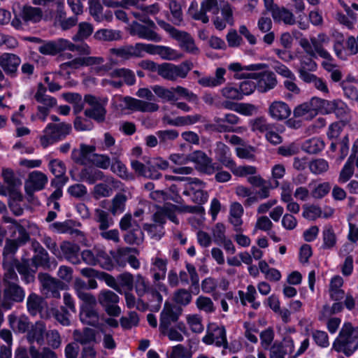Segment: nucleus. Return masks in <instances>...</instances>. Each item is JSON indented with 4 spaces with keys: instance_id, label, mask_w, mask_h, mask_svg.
Returning a JSON list of instances; mask_svg holds the SVG:
<instances>
[{
    "instance_id": "1",
    "label": "nucleus",
    "mask_w": 358,
    "mask_h": 358,
    "mask_svg": "<svg viewBox=\"0 0 358 358\" xmlns=\"http://www.w3.org/2000/svg\"><path fill=\"white\" fill-rule=\"evenodd\" d=\"M358 349V327L345 322L332 343L331 350L351 356Z\"/></svg>"
},
{
    "instance_id": "2",
    "label": "nucleus",
    "mask_w": 358,
    "mask_h": 358,
    "mask_svg": "<svg viewBox=\"0 0 358 358\" xmlns=\"http://www.w3.org/2000/svg\"><path fill=\"white\" fill-rule=\"evenodd\" d=\"M330 38L325 33H319L316 37L311 36L308 40L303 37L299 40V45L308 56L317 58L320 57L322 59H331V54L324 48V45L329 43Z\"/></svg>"
},
{
    "instance_id": "3",
    "label": "nucleus",
    "mask_w": 358,
    "mask_h": 358,
    "mask_svg": "<svg viewBox=\"0 0 358 358\" xmlns=\"http://www.w3.org/2000/svg\"><path fill=\"white\" fill-rule=\"evenodd\" d=\"M199 210L198 206H179L170 203H165L163 206L158 207L156 212L152 216V220L155 224H162L164 227L168 218L173 223L178 224L179 220L176 212L196 213Z\"/></svg>"
},
{
    "instance_id": "4",
    "label": "nucleus",
    "mask_w": 358,
    "mask_h": 358,
    "mask_svg": "<svg viewBox=\"0 0 358 358\" xmlns=\"http://www.w3.org/2000/svg\"><path fill=\"white\" fill-rule=\"evenodd\" d=\"M157 23L172 38L178 41L179 47L182 50L193 55L199 54V49L195 45L194 38L189 33L176 29L163 20L157 19Z\"/></svg>"
},
{
    "instance_id": "5",
    "label": "nucleus",
    "mask_w": 358,
    "mask_h": 358,
    "mask_svg": "<svg viewBox=\"0 0 358 358\" xmlns=\"http://www.w3.org/2000/svg\"><path fill=\"white\" fill-rule=\"evenodd\" d=\"M112 104L120 110L129 109L142 113H152L159 110V105L153 102H146L130 96L115 95L112 99Z\"/></svg>"
},
{
    "instance_id": "6",
    "label": "nucleus",
    "mask_w": 358,
    "mask_h": 358,
    "mask_svg": "<svg viewBox=\"0 0 358 358\" xmlns=\"http://www.w3.org/2000/svg\"><path fill=\"white\" fill-rule=\"evenodd\" d=\"M71 131V125L65 122L49 123L43 130V135L40 137V143L45 148L57 141H62Z\"/></svg>"
},
{
    "instance_id": "7",
    "label": "nucleus",
    "mask_w": 358,
    "mask_h": 358,
    "mask_svg": "<svg viewBox=\"0 0 358 358\" xmlns=\"http://www.w3.org/2000/svg\"><path fill=\"white\" fill-rule=\"evenodd\" d=\"M202 342L206 345H215L216 347H222L224 350L228 349L232 353L237 351L232 350V348H229L224 327L216 323L208 324L206 328V334L202 338Z\"/></svg>"
},
{
    "instance_id": "8",
    "label": "nucleus",
    "mask_w": 358,
    "mask_h": 358,
    "mask_svg": "<svg viewBox=\"0 0 358 358\" xmlns=\"http://www.w3.org/2000/svg\"><path fill=\"white\" fill-rule=\"evenodd\" d=\"M84 101L91 106L85 110V116L99 123L103 122L106 120L107 112L106 106L108 102V98L87 94L84 97Z\"/></svg>"
},
{
    "instance_id": "9",
    "label": "nucleus",
    "mask_w": 358,
    "mask_h": 358,
    "mask_svg": "<svg viewBox=\"0 0 358 358\" xmlns=\"http://www.w3.org/2000/svg\"><path fill=\"white\" fill-rule=\"evenodd\" d=\"M192 69V64L188 62H184L179 65L171 63H163L159 64L158 75L162 78L176 81L178 78H185Z\"/></svg>"
},
{
    "instance_id": "10",
    "label": "nucleus",
    "mask_w": 358,
    "mask_h": 358,
    "mask_svg": "<svg viewBox=\"0 0 358 358\" xmlns=\"http://www.w3.org/2000/svg\"><path fill=\"white\" fill-rule=\"evenodd\" d=\"M188 180L182 194L190 197L191 200L197 204L206 203L208 194L205 191L206 184L198 178H186Z\"/></svg>"
},
{
    "instance_id": "11",
    "label": "nucleus",
    "mask_w": 358,
    "mask_h": 358,
    "mask_svg": "<svg viewBox=\"0 0 358 358\" xmlns=\"http://www.w3.org/2000/svg\"><path fill=\"white\" fill-rule=\"evenodd\" d=\"M180 307L173 305L169 302L164 303V308L160 313L159 330L162 334H165L172 323L176 322L182 314Z\"/></svg>"
},
{
    "instance_id": "12",
    "label": "nucleus",
    "mask_w": 358,
    "mask_h": 358,
    "mask_svg": "<svg viewBox=\"0 0 358 358\" xmlns=\"http://www.w3.org/2000/svg\"><path fill=\"white\" fill-rule=\"evenodd\" d=\"M248 77L257 80V89L260 93H266L273 90L278 84L275 73L271 71L250 73Z\"/></svg>"
},
{
    "instance_id": "13",
    "label": "nucleus",
    "mask_w": 358,
    "mask_h": 358,
    "mask_svg": "<svg viewBox=\"0 0 358 358\" xmlns=\"http://www.w3.org/2000/svg\"><path fill=\"white\" fill-rule=\"evenodd\" d=\"M156 28L134 21L130 25V34L140 38L158 43L162 41V36L155 31Z\"/></svg>"
},
{
    "instance_id": "14",
    "label": "nucleus",
    "mask_w": 358,
    "mask_h": 358,
    "mask_svg": "<svg viewBox=\"0 0 358 358\" xmlns=\"http://www.w3.org/2000/svg\"><path fill=\"white\" fill-rule=\"evenodd\" d=\"M38 279L43 289L47 291L48 296L60 298L59 290L63 289L64 284L60 280L51 277L48 273H39Z\"/></svg>"
},
{
    "instance_id": "15",
    "label": "nucleus",
    "mask_w": 358,
    "mask_h": 358,
    "mask_svg": "<svg viewBox=\"0 0 358 358\" xmlns=\"http://www.w3.org/2000/svg\"><path fill=\"white\" fill-rule=\"evenodd\" d=\"M225 0H203L201 3V8L196 10L192 17L196 20H200L203 23L206 24L209 22V17L207 13H211L213 15H217L220 11V5L224 3Z\"/></svg>"
},
{
    "instance_id": "16",
    "label": "nucleus",
    "mask_w": 358,
    "mask_h": 358,
    "mask_svg": "<svg viewBox=\"0 0 358 358\" xmlns=\"http://www.w3.org/2000/svg\"><path fill=\"white\" fill-rule=\"evenodd\" d=\"M48 182V177L38 171L31 172L24 182V189L27 195L32 196L36 191L43 189Z\"/></svg>"
},
{
    "instance_id": "17",
    "label": "nucleus",
    "mask_w": 358,
    "mask_h": 358,
    "mask_svg": "<svg viewBox=\"0 0 358 358\" xmlns=\"http://www.w3.org/2000/svg\"><path fill=\"white\" fill-rule=\"evenodd\" d=\"M220 10L222 17L214 15L215 16L212 20L216 29L222 31L226 28L227 24L234 25V7L228 1H226L220 8Z\"/></svg>"
},
{
    "instance_id": "18",
    "label": "nucleus",
    "mask_w": 358,
    "mask_h": 358,
    "mask_svg": "<svg viewBox=\"0 0 358 358\" xmlns=\"http://www.w3.org/2000/svg\"><path fill=\"white\" fill-rule=\"evenodd\" d=\"M323 100L313 97L308 102L303 103L294 109L295 117H313L316 115L318 108L322 105Z\"/></svg>"
},
{
    "instance_id": "19",
    "label": "nucleus",
    "mask_w": 358,
    "mask_h": 358,
    "mask_svg": "<svg viewBox=\"0 0 358 358\" xmlns=\"http://www.w3.org/2000/svg\"><path fill=\"white\" fill-rule=\"evenodd\" d=\"M103 182L94 185L92 192L93 197L98 200L103 197H109L113 193V189L117 187L118 181L112 176H105Z\"/></svg>"
},
{
    "instance_id": "20",
    "label": "nucleus",
    "mask_w": 358,
    "mask_h": 358,
    "mask_svg": "<svg viewBox=\"0 0 358 358\" xmlns=\"http://www.w3.org/2000/svg\"><path fill=\"white\" fill-rule=\"evenodd\" d=\"M2 178L4 182L7 185V189L11 195H13L19 200L23 199L22 194L18 191V188L21 186L22 182L20 179L17 178L14 171L11 169H2Z\"/></svg>"
},
{
    "instance_id": "21",
    "label": "nucleus",
    "mask_w": 358,
    "mask_h": 358,
    "mask_svg": "<svg viewBox=\"0 0 358 358\" xmlns=\"http://www.w3.org/2000/svg\"><path fill=\"white\" fill-rule=\"evenodd\" d=\"M14 266L24 284L28 285L34 282L37 269L30 267L29 259L22 258L20 261L17 260L15 262Z\"/></svg>"
},
{
    "instance_id": "22",
    "label": "nucleus",
    "mask_w": 358,
    "mask_h": 358,
    "mask_svg": "<svg viewBox=\"0 0 358 358\" xmlns=\"http://www.w3.org/2000/svg\"><path fill=\"white\" fill-rule=\"evenodd\" d=\"M268 113L273 120L282 121L289 117L291 108L288 104L284 101H274L269 105Z\"/></svg>"
},
{
    "instance_id": "23",
    "label": "nucleus",
    "mask_w": 358,
    "mask_h": 358,
    "mask_svg": "<svg viewBox=\"0 0 358 358\" xmlns=\"http://www.w3.org/2000/svg\"><path fill=\"white\" fill-rule=\"evenodd\" d=\"M96 147L94 145H86L82 143L79 149H73L71 152L72 160L78 164L86 165L89 163L92 154L95 153Z\"/></svg>"
},
{
    "instance_id": "24",
    "label": "nucleus",
    "mask_w": 358,
    "mask_h": 358,
    "mask_svg": "<svg viewBox=\"0 0 358 358\" xmlns=\"http://www.w3.org/2000/svg\"><path fill=\"white\" fill-rule=\"evenodd\" d=\"M21 60L12 53H3L0 56V66L7 75L14 76Z\"/></svg>"
},
{
    "instance_id": "25",
    "label": "nucleus",
    "mask_w": 358,
    "mask_h": 358,
    "mask_svg": "<svg viewBox=\"0 0 358 358\" xmlns=\"http://www.w3.org/2000/svg\"><path fill=\"white\" fill-rule=\"evenodd\" d=\"M31 265L36 269L41 267L44 269L52 270L57 267V263L55 259L51 261L48 252L45 250L35 253L31 258Z\"/></svg>"
},
{
    "instance_id": "26",
    "label": "nucleus",
    "mask_w": 358,
    "mask_h": 358,
    "mask_svg": "<svg viewBox=\"0 0 358 358\" xmlns=\"http://www.w3.org/2000/svg\"><path fill=\"white\" fill-rule=\"evenodd\" d=\"M226 69L222 67L216 69L215 76H203L198 80V83L204 87H216L223 85L226 82L224 76Z\"/></svg>"
},
{
    "instance_id": "27",
    "label": "nucleus",
    "mask_w": 358,
    "mask_h": 358,
    "mask_svg": "<svg viewBox=\"0 0 358 358\" xmlns=\"http://www.w3.org/2000/svg\"><path fill=\"white\" fill-rule=\"evenodd\" d=\"M66 39L59 38L55 41H44L38 47V51L43 55H56L60 52L66 50Z\"/></svg>"
},
{
    "instance_id": "28",
    "label": "nucleus",
    "mask_w": 358,
    "mask_h": 358,
    "mask_svg": "<svg viewBox=\"0 0 358 358\" xmlns=\"http://www.w3.org/2000/svg\"><path fill=\"white\" fill-rule=\"evenodd\" d=\"M215 158L222 166L230 169L234 164L229 148L222 142H217L215 149Z\"/></svg>"
},
{
    "instance_id": "29",
    "label": "nucleus",
    "mask_w": 358,
    "mask_h": 358,
    "mask_svg": "<svg viewBox=\"0 0 358 358\" xmlns=\"http://www.w3.org/2000/svg\"><path fill=\"white\" fill-rule=\"evenodd\" d=\"M271 14L277 23L282 22L286 25H294L296 23L294 13L284 6L275 7Z\"/></svg>"
},
{
    "instance_id": "30",
    "label": "nucleus",
    "mask_w": 358,
    "mask_h": 358,
    "mask_svg": "<svg viewBox=\"0 0 358 358\" xmlns=\"http://www.w3.org/2000/svg\"><path fill=\"white\" fill-rule=\"evenodd\" d=\"M81 257L83 262L90 266H96L100 264L102 259H109L107 253L104 250L95 248L83 250L81 252Z\"/></svg>"
},
{
    "instance_id": "31",
    "label": "nucleus",
    "mask_w": 358,
    "mask_h": 358,
    "mask_svg": "<svg viewBox=\"0 0 358 358\" xmlns=\"http://www.w3.org/2000/svg\"><path fill=\"white\" fill-rule=\"evenodd\" d=\"M61 250L64 257L73 264H78L80 262L79 258L80 247L75 243L64 241L60 245Z\"/></svg>"
},
{
    "instance_id": "32",
    "label": "nucleus",
    "mask_w": 358,
    "mask_h": 358,
    "mask_svg": "<svg viewBox=\"0 0 358 358\" xmlns=\"http://www.w3.org/2000/svg\"><path fill=\"white\" fill-rule=\"evenodd\" d=\"M46 87L42 83H38L34 98L37 102L43 104L42 106L50 110L57 105V101L54 97L46 94Z\"/></svg>"
},
{
    "instance_id": "33",
    "label": "nucleus",
    "mask_w": 358,
    "mask_h": 358,
    "mask_svg": "<svg viewBox=\"0 0 358 358\" xmlns=\"http://www.w3.org/2000/svg\"><path fill=\"white\" fill-rule=\"evenodd\" d=\"M105 176L103 171L93 167H85L79 173L80 180L90 185H93L98 180H103Z\"/></svg>"
},
{
    "instance_id": "34",
    "label": "nucleus",
    "mask_w": 358,
    "mask_h": 358,
    "mask_svg": "<svg viewBox=\"0 0 358 358\" xmlns=\"http://www.w3.org/2000/svg\"><path fill=\"white\" fill-rule=\"evenodd\" d=\"M20 17L25 22L36 23L42 19L43 11L39 8L25 6L20 10Z\"/></svg>"
},
{
    "instance_id": "35",
    "label": "nucleus",
    "mask_w": 358,
    "mask_h": 358,
    "mask_svg": "<svg viewBox=\"0 0 358 358\" xmlns=\"http://www.w3.org/2000/svg\"><path fill=\"white\" fill-rule=\"evenodd\" d=\"M46 332V327L43 322H38L29 331L27 338L30 343L36 342L41 345L44 344V336Z\"/></svg>"
},
{
    "instance_id": "36",
    "label": "nucleus",
    "mask_w": 358,
    "mask_h": 358,
    "mask_svg": "<svg viewBox=\"0 0 358 358\" xmlns=\"http://www.w3.org/2000/svg\"><path fill=\"white\" fill-rule=\"evenodd\" d=\"M343 285V279L339 275L333 277L329 284V295L332 300L340 301L345 296V292L341 288Z\"/></svg>"
},
{
    "instance_id": "37",
    "label": "nucleus",
    "mask_w": 358,
    "mask_h": 358,
    "mask_svg": "<svg viewBox=\"0 0 358 358\" xmlns=\"http://www.w3.org/2000/svg\"><path fill=\"white\" fill-rule=\"evenodd\" d=\"M48 167L52 173L59 179L61 185H65L68 181V178L66 176V169L64 163L57 159H51L49 162Z\"/></svg>"
},
{
    "instance_id": "38",
    "label": "nucleus",
    "mask_w": 358,
    "mask_h": 358,
    "mask_svg": "<svg viewBox=\"0 0 358 358\" xmlns=\"http://www.w3.org/2000/svg\"><path fill=\"white\" fill-rule=\"evenodd\" d=\"M152 268L153 278L159 281L165 278L166 273L167 260L156 257L152 259Z\"/></svg>"
},
{
    "instance_id": "39",
    "label": "nucleus",
    "mask_w": 358,
    "mask_h": 358,
    "mask_svg": "<svg viewBox=\"0 0 358 358\" xmlns=\"http://www.w3.org/2000/svg\"><path fill=\"white\" fill-rule=\"evenodd\" d=\"M238 294L242 305L245 306L246 303L248 302L251 303L252 308L255 310L259 308L260 306V303L255 301L257 292L255 287L253 285H248L247 287L246 292H244L242 290H239Z\"/></svg>"
},
{
    "instance_id": "40",
    "label": "nucleus",
    "mask_w": 358,
    "mask_h": 358,
    "mask_svg": "<svg viewBox=\"0 0 358 358\" xmlns=\"http://www.w3.org/2000/svg\"><path fill=\"white\" fill-rule=\"evenodd\" d=\"M110 166L109 167L112 172L117 174L122 179L132 180L134 176L132 173H129L126 166L117 157H113Z\"/></svg>"
},
{
    "instance_id": "41",
    "label": "nucleus",
    "mask_w": 358,
    "mask_h": 358,
    "mask_svg": "<svg viewBox=\"0 0 358 358\" xmlns=\"http://www.w3.org/2000/svg\"><path fill=\"white\" fill-rule=\"evenodd\" d=\"M131 166L133 170L141 176L152 179H159L162 176V174L157 171H152L150 166L147 169L143 163L137 160L131 161Z\"/></svg>"
},
{
    "instance_id": "42",
    "label": "nucleus",
    "mask_w": 358,
    "mask_h": 358,
    "mask_svg": "<svg viewBox=\"0 0 358 358\" xmlns=\"http://www.w3.org/2000/svg\"><path fill=\"white\" fill-rule=\"evenodd\" d=\"M82 59L83 66H94V71L100 75L108 71V67L103 64L104 59L102 57H83Z\"/></svg>"
},
{
    "instance_id": "43",
    "label": "nucleus",
    "mask_w": 358,
    "mask_h": 358,
    "mask_svg": "<svg viewBox=\"0 0 358 358\" xmlns=\"http://www.w3.org/2000/svg\"><path fill=\"white\" fill-rule=\"evenodd\" d=\"M43 299L36 293H31L27 299L28 312L36 315L43 310Z\"/></svg>"
},
{
    "instance_id": "44",
    "label": "nucleus",
    "mask_w": 358,
    "mask_h": 358,
    "mask_svg": "<svg viewBox=\"0 0 358 358\" xmlns=\"http://www.w3.org/2000/svg\"><path fill=\"white\" fill-rule=\"evenodd\" d=\"M150 55H158L163 59L173 60L177 57V52L168 46L151 44Z\"/></svg>"
},
{
    "instance_id": "45",
    "label": "nucleus",
    "mask_w": 358,
    "mask_h": 358,
    "mask_svg": "<svg viewBox=\"0 0 358 358\" xmlns=\"http://www.w3.org/2000/svg\"><path fill=\"white\" fill-rule=\"evenodd\" d=\"M248 124L251 131L261 134L266 133L268 130L273 127V125L269 124L267 120L263 116L250 120Z\"/></svg>"
},
{
    "instance_id": "46",
    "label": "nucleus",
    "mask_w": 358,
    "mask_h": 358,
    "mask_svg": "<svg viewBox=\"0 0 358 358\" xmlns=\"http://www.w3.org/2000/svg\"><path fill=\"white\" fill-rule=\"evenodd\" d=\"M80 319L84 324L96 327L99 324V316L96 308H85L80 310Z\"/></svg>"
},
{
    "instance_id": "47",
    "label": "nucleus",
    "mask_w": 358,
    "mask_h": 358,
    "mask_svg": "<svg viewBox=\"0 0 358 358\" xmlns=\"http://www.w3.org/2000/svg\"><path fill=\"white\" fill-rule=\"evenodd\" d=\"M2 220L5 223H10L15 226L19 234V237L16 240L18 241L21 245L24 244L29 239V235L26 229L16 220L8 216L7 215H3Z\"/></svg>"
},
{
    "instance_id": "48",
    "label": "nucleus",
    "mask_w": 358,
    "mask_h": 358,
    "mask_svg": "<svg viewBox=\"0 0 358 358\" xmlns=\"http://www.w3.org/2000/svg\"><path fill=\"white\" fill-rule=\"evenodd\" d=\"M137 250L129 247L120 248L117 250L115 255L113 256L114 260L117 266L121 268H124L128 262L131 252H136Z\"/></svg>"
},
{
    "instance_id": "49",
    "label": "nucleus",
    "mask_w": 358,
    "mask_h": 358,
    "mask_svg": "<svg viewBox=\"0 0 358 358\" xmlns=\"http://www.w3.org/2000/svg\"><path fill=\"white\" fill-rule=\"evenodd\" d=\"M73 335L76 341L82 345L88 344L95 340L94 330L90 328H85L83 331L76 329Z\"/></svg>"
},
{
    "instance_id": "50",
    "label": "nucleus",
    "mask_w": 358,
    "mask_h": 358,
    "mask_svg": "<svg viewBox=\"0 0 358 358\" xmlns=\"http://www.w3.org/2000/svg\"><path fill=\"white\" fill-rule=\"evenodd\" d=\"M94 220L99 224V229L101 231L107 229L113 223L112 218L110 217L109 213L99 208H96L94 210Z\"/></svg>"
},
{
    "instance_id": "51",
    "label": "nucleus",
    "mask_w": 358,
    "mask_h": 358,
    "mask_svg": "<svg viewBox=\"0 0 358 358\" xmlns=\"http://www.w3.org/2000/svg\"><path fill=\"white\" fill-rule=\"evenodd\" d=\"M124 241L129 245H141L144 240V234L141 227L129 230L124 235Z\"/></svg>"
},
{
    "instance_id": "52",
    "label": "nucleus",
    "mask_w": 358,
    "mask_h": 358,
    "mask_svg": "<svg viewBox=\"0 0 358 358\" xmlns=\"http://www.w3.org/2000/svg\"><path fill=\"white\" fill-rule=\"evenodd\" d=\"M143 229L147 232L150 238L155 241H159L164 235V227L159 224L145 223L143 226Z\"/></svg>"
},
{
    "instance_id": "53",
    "label": "nucleus",
    "mask_w": 358,
    "mask_h": 358,
    "mask_svg": "<svg viewBox=\"0 0 358 358\" xmlns=\"http://www.w3.org/2000/svg\"><path fill=\"white\" fill-rule=\"evenodd\" d=\"M206 128L220 133L237 131L236 129L227 124L226 120H224V115L222 117H215L213 123L206 125Z\"/></svg>"
},
{
    "instance_id": "54",
    "label": "nucleus",
    "mask_w": 358,
    "mask_h": 358,
    "mask_svg": "<svg viewBox=\"0 0 358 358\" xmlns=\"http://www.w3.org/2000/svg\"><path fill=\"white\" fill-rule=\"evenodd\" d=\"M156 135L159 138V145L166 147L178 137L179 134L175 129H167L158 131L156 132Z\"/></svg>"
},
{
    "instance_id": "55",
    "label": "nucleus",
    "mask_w": 358,
    "mask_h": 358,
    "mask_svg": "<svg viewBox=\"0 0 358 358\" xmlns=\"http://www.w3.org/2000/svg\"><path fill=\"white\" fill-rule=\"evenodd\" d=\"M109 76L112 78H123L124 82L128 85H133L136 82L134 72L128 69H116L112 71Z\"/></svg>"
},
{
    "instance_id": "56",
    "label": "nucleus",
    "mask_w": 358,
    "mask_h": 358,
    "mask_svg": "<svg viewBox=\"0 0 358 358\" xmlns=\"http://www.w3.org/2000/svg\"><path fill=\"white\" fill-rule=\"evenodd\" d=\"M192 300V292L184 288L176 290L173 294V301L178 305L187 306Z\"/></svg>"
},
{
    "instance_id": "57",
    "label": "nucleus",
    "mask_w": 358,
    "mask_h": 358,
    "mask_svg": "<svg viewBox=\"0 0 358 358\" xmlns=\"http://www.w3.org/2000/svg\"><path fill=\"white\" fill-rule=\"evenodd\" d=\"M134 287L138 297L143 296L150 289L149 281L141 274H137L135 276Z\"/></svg>"
},
{
    "instance_id": "58",
    "label": "nucleus",
    "mask_w": 358,
    "mask_h": 358,
    "mask_svg": "<svg viewBox=\"0 0 358 358\" xmlns=\"http://www.w3.org/2000/svg\"><path fill=\"white\" fill-rule=\"evenodd\" d=\"M111 160L112 159L108 155L94 153L92 155L89 163L96 168L106 170L110 166Z\"/></svg>"
},
{
    "instance_id": "59",
    "label": "nucleus",
    "mask_w": 358,
    "mask_h": 358,
    "mask_svg": "<svg viewBox=\"0 0 358 358\" xmlns=\"http://www.w3.org/2000/svg\"><path fill=\"white\" fill-rule=\"evenodd\" d=\"M324 148V143L319 138L308 139L306 141L303 145V150L310 154H317L322 151Z\"/></svg>"
},
{
    "instance_id": "60",
    "label": "nucleus",
    "mask_w": 358,
    "mask_h": 358,
    "mask_svg": "<svg viewBox=\"0 0 358 358\" xmlns=\"http://www.w3.org/2000/svg\"><path fill=\"white\" fill-rule=\"evenodd\" d=\"M8 320L13 329H17L20 332H25L29 328V319L24 315L20 317L9 315Z\"/></svg>"
},
{
    "instance_id": "61",
    "label": "nucleus",
    "mask_w": 358,
    "mask_h": 358,
    "mask_svg": "<svg viewBox=\"0 0 358 358\" xmlns=\"http://www.w3.org/2000/svg\"><path fill=\"white\" fill-rule=\"evenodd\" d=\"M126 305L129 308H136L141 311H145L148 308V306L139 297L138 299H136L135 296L130 292V291L124 292Z\"/></svg>"
},
{
    "instance_id": "62",
    "label": "nucleus",
    "mask_w": 358,
    "mask_h": 358,
    "mask_svg": "<svg viewBox=\"0 0 358 358\" xmlns=\"http://www.w3.org/2000/svg\"><path fill=\"white\" fill-rule=\"evenodd\" d=\"M196 308L207 314L213 313L215 311V306L210 298L205 296H199L195 301Z\"/></svg>"
},
{
    "instance_id": "63",
    "label": "nucleus",
    "mask_w": 358,
    "mask_h": 358,
    "mask_svg": "<svg viewBox=\"0 0 358 358\" xmlns=\"http://www.w3.org/2000/svg\"><path fill=\"white\" fill-rule=\"evenodd\" d=\"M98 300L99 303L105 307L109 305L117 303L120 300V297L117 294L110 290H102L100 292Z\"/></svg>"
},
{
    "instance_id": "64",
    "label": "nucleus",
    "mask_w": 358,
    "mask_h": 358,
    "mask_svg": "<svg viewBox=\"0 0 358 358\" xmlns=\"http://www.w3.org/2000/svg\"><path fill=\"white\" fill-rule=\"evenodd\" d=\"M220 94L224 99L241 101L242 100L241 94L238 88L234 87L232 84H227L220 90Z\"/></svg>"
}]
</instances>
